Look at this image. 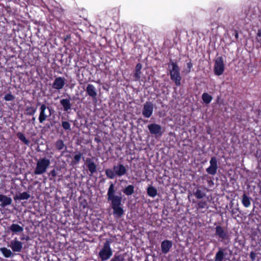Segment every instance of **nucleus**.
<instances>
[{
  "mask_svg": "<svg viewBox=\"0 0 261 261\" xmlns=\"http://www.w3.org/2000/svg\"><path fill=\"white\" fill-rule=\"evenodd\" d=\"M116 191L114 185L111 183L108 190L107 200L111 203L113 215L116 217H121L124 214V210L122 206V197L121 195H116Z\"/></svg>",
  "mask_w": 261,
  "mask_h": 261,
  "instance_id": "f257e3e1",
  "label": "nucleus"
},
{
  "mask_svg": "<svg viewBox=\"0 0 261 261\" xmlns=\"http://www.w3.org/2000/svg\"><path fill=\"white\" fill-rule=\"evenodd\" d=\"M105 172L108 178L114 179L116 176L121 177L124 175L126 173V169L123 165L119 164L115 165L113 169H106Z\"/></svg>",
  "mask_w": 261,
  "mask_h": 261,
  "instance_id": "f03ea898",
  "label": "nucleus"
},
{
  "mask_svg": "<svg viewBox=\"0 0 261 261\" xmlns=\"http://www.w3.org/2000/svg\"><path fill=\"white\" fill-rule=\"evenodd\" d=\"M50 164V160L46 158H42L37 161L36 167L34 170L35 175H40L46 172Z\"/></svg>",
  "mask_w": 261,
  "mask_h": 261,
  "instance_id": "7ed1b4c3",
  "label": "nucleus"
},
{
  "mask_svg": "<svg viewBox=\"0 0 261 261\" xmlns=\"http://www.w3.org/2000/svg\"><path fill=\"white\" fill-rule=\"evenodd\" d=\"M170 75L171 79L175 82L176 86L180 85V81L181 79L179 73V68L176 63L172 62L169 65Z\"/></svg>",
  "mask_w": 261,
  "mask_h": 261,
  "instance_id": "20e7f679",
  "label": "nucleus"
},
{
  "mask_svg": "<svg viewBox=\"0 0 261 261\" xmlns=\"http://www.w3.org/2000/svg\"><path fill=\"white\" fill-rule=\"evenodd\" d=\"M112 254L113 252L110 247V242L109 241H107L99 252V256L102 261H105L109 259L112 255Z\"/></svg>",
  "mask_w": 261,
  "mask_h": 261,
  "instance_id": "39448f33",
  "label": "nucleus"
},
{
  "mask_svg": "<svg viewBox=\"0 0 261 261\" xmlns=\"http://www.w3.org/2000/svg\"><path fill=\"white\" fill-rule=\"evenodd\" d=\"M225 69V64L222 57L217 58L215 61L214 71L217 75H222Z\"/></svg>",
  "mask_w": 261,
  "mask_h": 261,
  "instance_id": "423d86ee",
  "label": "nucleus"
},
{
  "mask_svg": "<svg viewBox=\"0 0 261 261\" xmlns=\"http://www.w3.org/2000/svg\"><path fill=\"white\" fill-rule=\"evenodd\" d=\"M39 121L42 123L51 115V109L45 104H42L39 108Z\"/></svg>",
  "mask_w": 261,
  "mask_h": 261,
  "instance_id": "0eeeda50",
  "label": "nucleus"
},
{
  "mask_svg": "<svg viewBox=\"0 0 261 261\" xmlns=\"http://www.w3.org/2000/svg\"><path fill=\"white\" fill-rule=\"evenodd\" d=\"M216 235L222 241H227L229 242L230 237L227 231L225 230L222 226L218 225L216 227Z\"/></svg>",
  "mask_w": 261,
  "mask_h": 261,
  "instance_id": "6e6552de",
  "label": "nucleus"
},
{
  "mask_svg": "<svg viewBox=\"0 0 261 261\" xmlns=\"http://www.w3.org/2000/svg\"><path fill=\"white\" fill-rule=\"evenodd\" d=\"M147 127L151 134L156 136H160L163 134L162 126L156 123H151L148 125Z\"/></svg>",
  "mask_w": 261,
  "mask_h": 261,
  "instance_id": "1a4fd4ad",
  "label": "nucleus"
},
{
  "mask_svg": "<svg viewBox=\"0 0 261 261\" xmlns=\"http://www.w3.org/2000/svg\"><path fill=\"white\" fill-rule=\"evenodd\" d=\"M153 111V105L149 101L146 102L143 106L142 115L145 118H149L152 114Z\"/></svg>",
  "mask_w": 261,
  "mask_h": 261,
  "instance_id": "9d476101",
  "label": "nucleus"
},
{
  "mask_svg": "<svg viewBox=\"0 0 261 261\" xmlns=\"http://www.w3.org/2000/svg\"><path fill=\"white\" fill-rule=\"evenodd\" d=\"M210 166L206 168V171L207 173L214 175L217 173L218 169L217 160L216 157L213 156L211 158L210 161Z\"/></svg>",
  "mask_w": 261,
  "mask_h": 261,
  "instance_id": "9b49d317",
  "label": "nucleus"
},
{
  "mask_svg": "<svg viewBox=\"0 0 261 261\" xmlns=\"http://www.w3.org/2000/svg\"><path fill=\"white\" fill-rule=\"evenodd\" d=\"M65 85V79L64 77H58L55 79L54 80L52 87L53 89L60 90H61Z\"/></svg>",
  "mask_w": 261,
  "mask_h": 261,
  "instance_id": "f8f14e48",
  "label": "nucleus"
},
{
  "mask_svg": "<svg viewBox=\"0 0 261 261\" xmlns=\"http://www.w3.org/2000/svg\"><path fill=\"white\" fill-rule=\"evenodd\" d=\"M9 246L13 251L19 252L22 248V243L15 238L11 241Z\"/></svg>",
  "mask_w": 261,
  "mask_h": 261,
  "instance_id": "ddd939ff",
  "label": "nucleus"
},
{
  "mask_svg": "<svg viewBox=\"0 0 261 261\" xmlns=\"http://www.w3.org/2000/svg\"><path fill=\"white\" fill-rule=\"evenodd\" d=\"M172 243L169 240H164L161 243V250L164 254H167L172 247Z\"/></svg>",
  "mask_w": 261,
  "mask_h": 261,
  "instance_id": "4468645a",
  "label": "nucleus"
},
{
  "mask_svg": "<svg viewBox=\"0 0 261 261\" xmlns=\"http://www.w3.org/2000/svg\"><path fill=\"white\" fill-rule=\"evenodd\" d=\"M0 205L2 207H5L6 206L10 205L12 202L11 198L8 197L6 195L0 194Z\"/></svg>",
  "mask_w": 261,
  "mask_h": 261,
  "instance_id": "2eb2a0df",
  "label": "nucleus"
},
{
  "mask_svg": "<svg viewBox=\"0 0 261 261\" xmlns=\"http://www.w3.org/2000/svg\"><path fill=\"white\" fill-rule=\"evenodd\" d=\"M86 92L92 98H96L97 91L95 87L92 84H88L86 88Z\"/></svg>",
  "mask_w": 261,
  "mask_h": 261,
  "instance_id": "dca6fc26",
  "label": "nucleus"
},
{
  "mask_svg": "<svg viewBox=\"0 0 261 261\" xmlns=\"http://www.w3.org/2000/svg\"><path fill=\"white\" fill-rule=\"evenodd\" d=\"M60 104L62 106L64 111L68 112L71 110L72 104L70 102V98H64L60 100Z\"/></svg>",
  "mask_w": 261,
  "mask_h": 261,
  "instance_id": "f3484780",
  "label": "nucleus"
},
{
  "mask_svg": "<svg viewBox=\"0 0 261 261\" xmlns=\"http://www.w3.org/2000/svg\"><path fill=\"white\" fill-rule=\"evenodd\" d=\"M10 231L13 234H18L23 231V227L15 223L12 224L9 228Z\"/></svg>",
  "mask_w": 261,
  "mask_h": 261,
  "instance_id": "a211bd4d",
  "label": "nucleus"
},
{
  "mask_svg": "<svg viewBox=\"0 0 261 261\" xmlns=\"http://www.w3.org/2000/svg\"><path fill=\"white\" fill-rule=\"evenodd\" d=\"M87 167L90 172L91 175H92L96 171V166L95 164L90 159L87 160Z\"/></svg>",
  "mask_w": 261,
  "mask_h": 261,
  "instance_id": "6ab92c4d",
  "label": "nucleus"
},
{
  "mask_svg": "<svg viewBox=\"0 0 261 261\" xmlns=\"http://www.w3.org/2000/svg\"><path fill=\"white\" fill-rule=\"evenodd\" d=\"M134 186L133 185H128L123 190V192L127 196H130L134 193Z\"/></svg>",
  "mask_w": 261,
  "mask_h": 261,
  "instance_id": "aec40b11",
  "label": "nucleus"
},
{
  "mask_svg": "<svg viewBox=\"0 0 261 261\" xmlns=\"http://www.w3.org/2000/svg\"><path fill=\"white\" fill-rule=\"evenodd\" d=\"M147 194L151 197H154L157 195L158 192L156 189L152 187L149 186L147 189Z\"/></svg>",
  "mask_w": 261,
  "mask_h": 261,
  "instance_id": "412c9836",
  "label": "nucleus"
},
{
  "mask_svg": "<svg viewBox=\"0 0 261 261\" xmlns=\"http://www.w3.org/2000/svg\"><path fill=\"white\" fill-rule=\"evenodd\" d=\"M224 257V253L222 249L220 248L216 253L215 257V261H222Z\"/></svg>",
  "mask_w": 261,
  "mask_h": 261,
  "instance_id": "4be33fe9",
  "label": "nucleus"
},
{
  "mask_svg": "<svg viewBox=\"0 0 261 261\" xmlns=\"http://www.w3.org/2000/svg\"><path fill=\"white\" fill-rule=\"evenodd\" d=\"M242 202L245 207H248L251 204L250 198L246 194L243 195Z\"/></svg>",
  "mask_w": 261,
  "mask_h": 261,
  "instance_id": "5701e85b",
  "label": "nucleus"
},
{
  "mask_svg": "<svg viewBox=\"0 0 261 261\" xmlns=\"http://www.w3.org/2000/svg\"><path fill=\"white\" fill-rule=\"evenodd\" d=\"M0 251L3 253V255L7 258L10 257L13 255V253L11 251L6 247L1 248Z\"/></svg>",
  "mask_w": 261,
  "mask_h": 261,
  "instance_id": "b1692460",
  "label": "nucleus"
},
{
  "mask_svg": "<svg viewBox=\"0 0 261 261\" xmlns=\"http://www.w3.org/2000/svg\"><path fill=\"white\" fill-rule=\"evenodd\" d=\"M212 98V96L207 93H204L202 95V99L203 102L206 104L210 103Z\"/></svg>",
  "mask_w": 261,
  "mask_h": 261,
  "instance_id": "393cba45",
  "label": "nucleus"
},
{
  "mask_svg": "<svg viewBox=\"0 0 261 261\" xmlns=\"http://www.w3.org/2000/svg\"><path fill=\"white\" fill-rule=\"evenodd\" d=\"M17 136L18 138L23 142L25 144L29 145L30 144V141L28 140L24 136V135L20 132H19L17 134Z\"/></svg>",
  "mask_w": 261,
  "mask_h": 261,
  "instance_id": "a878e982",
  "label": "nucleus"
},
{
  "mask_svg": "<svg viewBox=\"0 0 261 261\" xmlns=\"http://www.w3.org/2000/svg\"><path fill=\"white\" fill-rule=\"evenodd\" d=\"M194 195L197 199H201L205 196V193L202 190L197 189L194 193Z\"/></svg>",
  "mask_w": 261,
  "mask_h": 261,
  "instance_id": "bb28decb",
  "label": "nucleus"
},
{
  "mask_svg": "<svg viewBox=\"0 0 261 261\" xmlns=\"http://www.w3.org/2000/svg\"><path fill=\"white\" fill-rule=\"evenodd\" d=\"M142 65L140 64H138L136 66V73L135 74V77L137 80L140 79L141 77V69Z\"/></svg>",
  "mask_w": 261,
  "mask_h": 261,
  "instance_id": "cd10ccee",
  "label": "nucleus"
},
{
  "mask_svg": "<svg viewBox=\"0 0 261 261\" xmlns=\"http://www.w3.org/2000/svg\"><path fill=\"white\" fill-rule=\"evenodd\" d=\"M30 197V195L28 192L20 193L17 198L20 200H27Z\"/></svg>",
  "mask_w": 261,
  "mask_h": 261,
  "instance_id": "c85d7f7f",
  "label": "nucleus"
},
{
  "mask_svg": "<svg viewBox=\"0 0 261 261\" xmlns=\"http://www.w3.org/2000/svg\"><path fill=\"white\" fill-rule=\"evenodd\" d=\"M56 147L58 150H62L65 147V144L62 140H58L56 142Z\"/></svg>",
  "mask_w": 261,
  "mask_h": 261,
  "instance_id": "c756f323",
  "label": "nucleus"
},
{
  "mask_svg": "<svg viewBox=\"0 0 261 261\" xmlns=\"http://www.w3.org/2000/svg\"><path fill=\"white\" fill-rule=\"evenodd\" d=\"M62 126L63 128L65 130L67 131H71V125L70 124L67 122V121H62Z\"/></svg>",
  "mask_w": 261,
  "mask_h": 261,
  "instance_id": "7c9ffc66",
  "label": "nucleus"
},
{
  "mask_svg": "<svg viewBox=\"0 0 261 261\" xmlns=\"http://www.w3.org/2000/svg\"><path fill=\"white\" fill-rule=\"evenodd\" d=\"M27 113L28 115H33L36 112V109L32 107H27L26 108Z\"/></svg>",
  "mask_w": 261,
  "mask_h": 261,
  "instance_id": "2f4dec72",
  "label": "nucleus"
},
{
  "mask_svg": "<svg viewBox=\"0 0 261 261\" xmlns=\"http://www.w3.org/2000/svg\"><path fill=\"white\" fill-rule=\"evenodd\" d=\"M124 258L122 255H115L111 261H124Z\"/></svg>",
  "mask_w": 261,
  "mask_h": 261,
  "instance_id": "473e14b6",
  "label": "nucleus"
},
{
  "mask_svg": "<svg viewBox=\"0 0 261 261\" xmlns=\"http://www.w3.org/2000/svg\"><path fill=\"white\" fill-rule=\"evenodd\" d=\"M4 99L6 101H12L14 99V96L10 94H7L5 96Z\"/></svg>",
  "mask_w": 261,
  "mask_h": 261,
  "instance_id": "72a5a7b5",
  "label": "nucleus"
},
{
  "mask_svg": "<svg viewBox=\"0 0 261 261\" xmlns=\"http://www.w3.org/2000/svg\"><path fill=\"white\" fill-rule=\"evenodd\" d=\"M81 157H82V154L81 153H79V154H75L74 156V161L76 163H79V161H80L81 159Z\"/></svg>",
  "mask_w": 261,
  "mask_h": 261,
  "instance_id": "f704fd0d",
  "label": "nucleus"
},
{
  "mask_svg": "<svg viewBox=\"0 0 261 261\" xmlns=\"http://www.w3.org/2000/svg\"><path fill=\"white\" fill-rule=\"evenodd\" d=\"M206 202L205 201H200L198 203V205L200 208H204L206 206Z\"/></svg>",
  "mask_w": 261,
  "mask_h": 261,
  "instance_id": "c9c22d12",
  "label": "nucleus"
},
{
  "mask_svg": "<svg viewBox=\"0 0 261 261\" xmlns=\"http://www.w3.org/2000/svg\"><path fill=\"white\" fill-rule=\"evenodd\" d=\"M187 67L188 68V69L187 70V72L189 73L191 71V69L192 68V67L193 66V64L191 63V62H189L187 63Z\"/></svg>",
  "mask_w": 261,
  "mask_h": 261,
  "instance_id": "e433bc0d",
  "label": "nucleus"
},
{
  "mask_svg": "<svg viewBox=\"0 0 261 261\" xmlns=\"http://www.w3.org/2000/svg\"><path fill=\"white\" fill-rule=\"evenodd\" d=\"M49 175L55 177L57 176V172L55 169H53L49 172Z\"/></svg>",
  "mask_w": 261,
  "mask_h": 261,
  "instance_id": "4c0bfd02",
  "label": "nucleus"
},
{
  "mask_svg": "<svg viewBox=\"0 0 261 261\" xmlns=\"http://www.w3.org/2000/svg\"><path fill=\"white\" fill-rule=\"evenodd\" d=\"M250 258L252 259V260H254L255 259V253H254L253 252H251L250 253Z\"/></svg>",
  "mask_w": 261,
  "mask_h": 261,
  "instance_id": "58836bf2",
  "label": "nucleus"
},
{
  "mask_svg": "<svg viewBox=\"0 0 261 261\" xmlns=\"http://www.w3.org/2000/svg\"><path fill=\"white\" fill-rule=\"evenodd\" d=\"M257 36L258 37H261V31L259 30L257 32Z\"/></svg>",
  "mask_w": 261,
  "mask_h": 261,
  "instance_id": "ea45409f",
  "label": "nucleus"
},
{
  "mask_svg": "<svg viewBox=\"0 0 261 261\" xmlns=\"http://www.w3.org/2000/svg\"><path fill=\"white\" fill-rule=\"evenodd\" d=\"M235 37H236V38H238V34L237 33H236V34H235Z\"/></svg>",
  "mask_w": 261,
  "mask_h": 261,
  "instance_id": "a19ab883",
  "label": "nucleus"
},
{
  "mask_svg": "<svg viewBox=\"0 0 261 261\" xmlns=\"http://www.w3.org/2000/svg\"><path fill=\"white\" fill-rule=\"evenodd\" d=\"M35 120H36L35 117H33V118H32V120H33V121H35Z\"/></svg>",
  "mask_w": 261,
  "mask_h": 261,
  "instance_id": "79ce46f5",
  "label": "nucleus"
},
{
  "mask_svg": "<svg viewBox=\"0 0 261 261\" xmlns=\"http://www.w3.org/2000/svg\"><path fill=\"white\" fill-rule=\"evenodd\" d=\"M21 240H24V238H23V237L21 238Z\"/></svg>",
  "mask_w": 261,
  "mask_h": 261,
  "instance_id": "37998d69",
  "label": "nucleus"
}]
</instances>
